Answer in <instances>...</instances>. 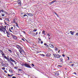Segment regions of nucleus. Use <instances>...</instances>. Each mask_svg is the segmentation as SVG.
<instances>
[{
	"label": "nucleus",
	"instance_id": "nucleus-1",
	"mask_svg": "<svg viewBox=\"0 0 78 78\" xmlns=\"http://www.w3.org/2000/svg\"><path fill=\"white\" fill-rule=\"evenodd\" d=\"M55 58L57 59H59L61 58V55L58 54H53Z\"/></svg>",
	"mask_w": 78,
	"mask_h": 78
},
{
	"label": "nucleus",
	"instance_id": "nucleus-2",
	"mask_svg": "<svg viewBox=\"0 0 78 78\" xmlns=\"http://www.w3.org/2000/svg\"><path fill=\"white\" fill-rule=\"evenodd\" d=\"M25 67H27V68H28L29 69H32V67H31V66L27 63H25Z\"/></svg>",
	"mask_w": 78,
	"mask_h": 78
},
{
	"label": "nucleus",
	"instance_id": "nucleus-3",
	"mask_svg": "<svg viewBox=\"0 0 78 78\" xmlns=\"http://www.w3.org/2000/svg\"><path fill=\"white\" fill-rule=\"evenodd\" d=\"M19 51L21 55H22L23 53H25V51H24V50H23V49L22 48L21 49L19 50Z\"/></svg>",
	"mask_w": 78,
	"mask_h": 78
},
{
	"label": "nucleus",
	"instance_id": "nucleus-4",
	"mask_svg": "<svg viewBox=\"0 0 78 78\" xmlns=\"http://www.w3.org/2000/svg\"><path fill=\"white\" fill-rule=\"evenodd\" d=\"M16 47L19 50H21L22 48L21 47H20L19 45H16Z\"/></svg>",
	"mask_w": 78,
	"mask_h": 78
},
{
	"label": "nucleus",
	"instance_id": "nucleus-5",
	"mask_svg": "<svg viewBox=\"0 0 78 78\" xmlns=\"http://www.w3.org/2000/svg\"><path fill=\"white\" fill-rule=\"evenodd\" d=\"M0 31H2L3 32V33H5V31H6V28L5 29H2L1 28H0Z\"/></svg>",
	"mask_w": 78,
	"mask_h": 78
},
{
	"label": "nucleus",
	"instance_id": "nucleus-6",
	"mask_svg": "<svg viewBox=\"0 0 78 78\" xmlns=\"http://www.w3.org/2000/svg\"><path fill=\"white\" fill-rule=\"evenodd\" d=\"M12 37L13 38V39H15V40L17 39V37H16V36L13 35H12Z\"/></svg>",
	"mask_w": 78,
	"mask_h": 78
},
{
	"label": "nucleus",
	"instance_id": "nucleus-7",
	"mask_svg": "<svg viewBox=\"0 0 78 78\" xmlns=\"http://www.w3.org/2000/svg\"><path fill=\"white\" fill-rule=\"evenodd\" d=\"M10 59L11 61H12V62H16V61L14 60H13L12 58H10Z\"/></svg>",
	"mask_w": 78,
	"mask_h": 78
},
{
	"label": "nucleus",
	"instance_id": "nucleus-8",
	"mask_svg": "<svg viewBox=\"0 0 78 78\" xmlns=\"http://www.w3.org/2000/svg\"><path fill=\"white\" fill-rule=\"evenodd\" d=\"M27 15H28V16H33V15L32 13H27Z\"/></svg>",
	"mask_w": 78,
	"mask_h": 78
},
{
	"label": "nucleus",
	"instance_id": "nucleus-9",
	"mask_svg": "<svg viewBox=\"0 0 78 78\" xmlns=\"http://www.w3.org/2000/svg\"><path fill=\"white\" fill-rule=\"evenodd\" d=\"M46 56L47 57H49V56H51V54L50 53H48L46 55Z\"/></svg>",
	"mask_w": 78,
	"mask_h": 78
},
{
	"label": "nucleus",
	"instance_id": "nucleus-10",
	"mask_svg": "<svg viewBox=\"0 0 78 78\" xmlns=\"http://www.w3.org/2000/svg\"><path fill=\"white\" fill-rule=\"evenodd\" d=\"M55 76H58V75H59V73L56 72L55 73Z\"/></svg>",
	"mask_w": 78,
	"mask_h": 78
},
{
	"label": "nucleus",
	"instance_id": "nucleus-11",
	"mask_svg": "<svg viewBox=\"0 0 78 78\" xmlns=\"http://www.w3.org/2000/svg\"><path fill=\"white\" fill-rule=\"evenodd\" d=\"M49 45H50V47L54 48V46H53V45L52 44H49Z\"/></svg>",
	"mask_w": 78,
	"mask_h": 78
},
{
	"label": "nucleus",
	"instance_id": "nucleus-12",
	"mask_svg": "<svg viewBox=\"0 0 78 78\" xmlns=\"http://www.w3.org/2000/svg\"><path fill=\"white\" fill-rule=\"evenodd\" d=\"M59 60H60V62H63V59H62V58H60Z\"/></svg>",
	"mask_w": 78,
	"mask_h": 78
},
{
	"label": "nucleus",
	"instance_id": "nucleus-13",
	"mask_svg": "<svg viewBox=\"0 0 78 78\" xmlns=\"http://www.w3.org/2000/svg\"><path fill=\"white\" fill-rule=\"evenodd\" d=\"M56 2V0L53 1L51 2V3H55V2Z\"/></svg>",
	"mask_w": 78,
	"mask_h": 78
},
{
	"label": "nucleus",
	"instance_id": "nucleus-14",
	"mask_svg": "<svg viewBox=\"0 0 78 78\" xmlns=\"http://www.w3.org/2000/svg\"><path fill=\"white\" fill-rule=\"evenodd\" d=\"M6 33L7 35H10V34H9V32H8L7 31H6Z\"/></svg>",
	"mask_w": 78,
	"mask_h": 78
},
{
	"label": "nucleus",
	"instance_id": "nucleus-15",
	"mask_svg": "<svg viewBox=\"0 0 78 78\" xmlns=\"http://www.w3.org/2000/svg\"><path fill=\"white\" fill-rule=\"evenodd\" d=\"M1 28L2 29V30H3V29H5V27H3V26H2Z\"/></svg>",
	"mask_w": 78,
	"mask_h": 78
},
{
	"label": "nucleus",
	"instance_id": "nucleus-16",
	"mask_svg": "<svg viewBox=\"0 0 78 78\" xmlns=\"http://www.w3.org/2000/svg\"><path fill=\"white\" fill-rule=\"evenodd\" d=\"M70 33H71V34H72V35H73V34H74V32H72V31H70Z\"/></svg>",
	"mask_w": 78,
	"mask_h": 78
},
{
	"label": "nucleus",
	"instance_id": "nucleus-17",
	"mask_svg": "<svg viewBox=\"0 0 78 78\" xmlns=\"http://www.w3.org/2000/svg\"><path fill=\"white\" fill-rule=\"evenodd\" d=\"M40 55L41 56H43V57H44L45 55H44L43 54H40Z\"/></svg>",
	"mask_w": 78,
	"mask_h": 78
},
{
	"label": "nucleus",
	"instance_id": "nucleus-18",
	"mask_svg": "<svg viewBox=\"0 0 78 78\" xmlns=\"http://www.w3.org/2000/svg\"><path fill=\"white\" fill-rule=\"evenodd\" d=\"M2 56H5V54L3 53V52H2V53H1Z\"/></svg>",
	"mask_w": 78,
	"mask_h": 78
},
{
	"label": "nucleus",
	"instance_id": "nucleus-19",
	"mask_svg": "<svg viewBox=\"0 0 78 78\" xmlns=\"http://www.w3.org/2000/svg\"><path fill=\"white\" fill-rule=\"evenodd\" d=\"M16 22V20H15V19H14L13 20V23H15Z\"/></svg>",
	"mask_w": 78,
	"mask_h": 78
},
{
	"label": "nucleus",
	"instance_id": "nucleus-20",
	"mask_svg": "<svg viewBox=\"0 0 78 78\" xmlns=\"http://www.w3.org/2000/svg\"><path fill=\"white\" fill-rule=\"evenodd\" d=\"M5 20H6V21H8V22H9V20L8 19L6 18L5 19Z\"/></svg>",
	"mask_w": 78,
	"mask_h": 78
},
{
	"label": "nucleus",
	"instance_id": "nucleus-21",
	"mask_svg": "<svg viewBox=\"0 0 78 78\" xmlns=\"http://www.w3.org/2000/svg\"><path fill=\"white\" fill-rule=\"evenodd\" d=\"M18 3L20 6H21V5H22V4H21V2H18Z\"/></svg>",
	"mask_w": 78,
	"mask_h": 78
},
{
	"label": "nucleus",
	"instance_id": "nucleus-22",
	"mask_svg": "<svg viewBox=\"0 0 78 78\" xmlns=\"http://www.w3.org/2000/svg\"><path fill=\"white\" fill-rule=\"evenodd\" d=\"M51 35L50 34H47V36H48V37H50V36Z\"/></svg>",
	"mask_w": 78,
	"mask_h": 78
},
{
	"label": "nucleus",
	"instance_id": "nucleus-23",
	"mask_svg": "<svg viewBox=\"0 0 78 78\" xmlns=\"http://www.w3.org/2000/svg\"><path fill=\"white\" fill-rule=\"evenodd\" d=\"M37 31V29H34V30L33 31H33L36 32Z\"/></svg>",
	"mask_w": 78,
	"mask_h": 78
},
{
	"label": "nucleus",
	"instance_id": "nucleus-24",
	"mask_svg": "<svg viewBox=\"0 0 78 78\" xmlns=\"http://www.w3.org/2000/svg\"><path fill=\"white\" fill-rule=\"evenodd\" d=\"M45 33V31L44 30H43L42 32V34H44Z\"/></svg>",
	"mask_w": 78,
	"mask_h": 78
},
{
	"label": "nucleus",
	"instance_id": "nucleus-25",
	"mask_svg": "<svg viewBox=\"0 0 78 78\" xmlns=\"http://www.w3.org/2000/svg\"><path fill=\"white\" fill-rule=\"evenodd\" d=\"M8 51H9V52H12V51L10 49H8Z\"/></svg>",
	"mask_w": 78,
	"mask_h": 78
},
{
	"label": "nucleus",
	"instance_id": "nucleus-26",
	"mask_svg": "<svg viewBox=\"0 0 78 78\" xmlns=\"http://www.w3.org/2000/svg\"><path fill=\"white\" fill-rule=\"evenodd\" d=\"M0 52L1 53H3V51H2V50H0Z\"/></svg>",
	"mask_w": 78,
	"mask_h": 78
},
{
	"label": "nucleus",
	"instance_id": "nucleus-27",
	"mask_svg": "<svg viewBox=\"0 0 78 78\" xmlns=\"http://www.w3.org/2000/svg\"><path fill=\"white\" fill-rule=\"evenodd\" d=\"M2 70H5V68L3 67L2 68Z\"/></svg>",
	"mask_w": 78,
	"mask_h": 78
},
{
	"label": "nucleus",
	"instance_id": "nucleus-28",
	"mask_svg": "<svg viewBox=\"0 0 78 78\" xmlns=\"http://www.w3.org/2000/svg\"><path fill=\"white\" fill-rule=\"evenodd\" d=\"M4 58H5V59H7L8 58H7V57H6V56H4Z\"/></svg>",
	"mask_w": 78,
	"mask_h": 78
},
{
	"label": "nucleus",
	"instance_id": "nucleus-29",
	"mask_svg": "<svg viewBox=\"0 0 78 78\" xmlns=\"http://www.w3.org/2000/svg\"><path fill=\"white\" fill-rule=\"evenodd\" d=\"M55 51H58V48H55Z\"/></svg>",
	"mask_w": 78,
	"mask_h": 78
},
{
	"label": "nucleus",
	"instance_id": "nucleus-30",
	"mask_svg": "<svg viewBox=\"0 0 78 78\" xmlns=\"http://www.w3.org/2000/svg\"><path fill=\"white\" fill-rule=\"evenodd\" d=\"M23 16L24 17H25V16H27V17H28V16L26 14H25Z\"/></svg>",
	"mask_w": 78,
	"mask_h": 78
},
{
	"label": "nucleus",
	"instance_id": "nucleus-31",
	"mask_svg": "<svg viewBox=\"0 0 78 78\" xmlns=\"http://www.w3.org/2000/svg\"><path fill=\"white\" fill-rule=\"evenodd\" d=\"M9 72H10V73H12V70H9Z\"/></svg>",
	"mask_w": 78,
	"mask_h": 78
},
{
	"label": "nucleus",
	"instance_id": "nucleus-32",
	"mask_svg": "<svg viewBox=\"0 0 78 78\" xmlns=\"http://www.w3.org/2000/svg\"><path fill=\"white\" fill-rule=\"evenodd\" d=\"M22 66H25V63L24 64H22L21 65Z\"/></svg>",
	"mask_w": 78,
	"mask_h": 78
},
{
	"label": "nucleus",
	"instance_id": "nucleus-33",
	"mask_svg": "<svg viewBox=\"0 0 78 78\" xmlns=\"http://www.w3.org/2000/svg\"><path fill=\"white\" fill-rule=\"evenodd\" d=\"M67 58H68V61H69V60H70V58L69 57H67Z\"/></svg>",
	"mask_w": 78,
	"mask_h": 78
},
{
	"label": "nucleus",
	"instance_id": "nucleus-34",
	"mask_svg": "<svg viewBox=\"0 0 78 78\" xmlns=\"http://www.w3.org/2000/svg\"><path fill=\"white\" fill-rule=\"evenodd\" d=\"M9 31H10V32H12V31L11 30L10 28H9Z\"/></svg>",
	"mask_w": 78,
	"mask_h": 78
},
{
	"label": "nucleus",
	"instance_id": "nucleus-35",
	"mask_svg": "<svg viewBox=\"0 0 78 78\" xmlns=\"http://www.w3.org/2000/svg\"><path fill=\"white\" fill-rule=\"evenodd\" d=\"M38 40H39V41H41V39L40 38H38Z\"/></svg>",
	"mask_w": 78,
	"mask_h": 78
},
{
	"label": "nucleus",
	"instance_id": "nucleus-36",
	"mask_svg": "<svg viewBox=\"0 0 78 78\" xmlns=\"http://www.w3.org/2000/svg\"><path fill=\"white\" fill-rule=\"evenodd\" d=\"M16 54H17V55H19V52H16Z\"/></svg>",
	"mask_w": 78,
	"mask_h": 78
},
{
	"label": "nucleus",
	"instance_id": "nucleus-37",
	"mask_svg": "<svg viewBox=\"0 0 78 78\" xmlns=\"http://www.w3.org/2000/svg\"><path fill=\"white\" fill-rule=\"evenodd\" d=\"M10 62L11 63V65H12V66H13V63H12V62H10Z\"/></svg>",
	"mask_w": 78,
	"mask_h": 78
},
{
	"label": "nucleus",
	"instance_id": "nucleus-38",
	"mask_svg": "<svg viewBox=\"0 0 78 78\" xmlns=\"http://www.w3.org/2000/svg\"><path fill=\"white\" fill-rule=\"evenodd\" d=\"M18 3H20V2H21V1H20V0H18Z\"/></svg>",
	"mask_w": 78,
	"mask_h": 78
},
{
	"label": "nucleus",
	"instance_id": "nucleus-39",
	"mask_svg": "<svg viewBox=\"0 0 78 78\" xmlns=\"http://www.w3.org/2000/svg\"><path fill=\"white\" fill-rule=\"evenodd\" d=\"M31 65L32 66H33V67H34V64H33V63H32L31 64Z\"/></svg>",
	"mask_w": 78,
	"mask_h": 78
},
{
	"label": "nucleus",
	"instance_id": "nucleus-40",
	"mask_svg": "<svg viewBox=\"0 0 78 78\" xmlns=\"http://www.w3.org/2000/svg\"><path fill=\"white\" fill-rule=\"evenodd\" d=\"M0 11L2 12H4V11H3V10L2 9V10H0Z\"/></svg>",
	"mask_w": 78,
	"mask_h": 78
},
{
	"label": "nucleus",
	"instance_id": "nucleus-41",
	"mask_svg": "<svg viewBox=\"0 0 78 78\" xmlns=\"http://www.w3.org/2000/svg\"><path fill=\"white\" fill-rule=\"evenodd\" d=\"M54 14H55V15H56V16H57V13H56V12H54Z\"/></svg>",
	"mask_w": 78,
	"mask_h": 78
},
{
	"label": "nucleus",
	"instance_id": "nucleus-42",
	"mask_svg": "<svg viewBox=\"0 0 78 78\" xmlns=\"http://www.w3.org/2000/svg\"><path fill=\"white\" fill-rule=\"evenodd\" d=\"M18 70H19V71H22V69H18Z\"/></svg>",
	"mask_w": 78,
	"mask_h": 78
},
{
	"label": "nucleus",
	"instance_id": "nucleus-43",
	"mask_svg": "<svg viewBox=\"0 0 78 78\" xmlns=\"http://www.w3.org/2000/svg\"><path fill=\"white\" fill-rule=\"evenodd\" d=\"M41 44H43V41H41Z\"/></svg>",
	"mask_w": 78,
	"mask_h": 78
},
{
	"label": "nucleus",
	"instance_id": "nucleus-44",
	"mask_svg": "<svg viewBox=\"0 0 78 78\" xmlns=\"http://www.w3.org/2000/svg\"><path fill=\"white\" fill-rule=\"evenodd\" d=\"M13 27H11V30H13Z\"/></svg>",
	"mask_w": 78,
	"mask_h": 78
},
{
	"label": "nucleus",
	"instance_id": "nucleus-45",
	"mask_svg": "<svg viewBox=\"0 0 78 78\" xmlns=\"http://www.w3.org/2000/svg\"><path fill=\"white\" fill-rule=\"evenodd\" d=\"M4 72H5V73H7V71H6V70H4Z\"/></svg>",
	"mask_w": 78,
	"mask_h": 78
},
{
	"label": "nucleus",
	"instance_id": "nucleus-46",
	"mask_svg": "<svg viewBox=\"0 0 78 78\" xmlns=\"http://www.w3.org/2000/svg\"><path fill=\"white\" fill-rule=\"evenodd\" d=\"M62 56L63 57H64V56H65V55H64V54H62Z\"/></svg>",
	"mask_w": 78,
	"mask_h": 78
},
{
	"label": "nucleus",
	"instance_id": "nucleus-47",
	"mask_svg": "<svg viewBox=\"0 0 78 78\" xmlns=\"http://www.w3.org/2000/svg\"><path fill=\"white\" fill-rule=\"evenodd\" d=\"M16 27H18V28H19V26H18V24H16Z\"/></svg>",
	"mask_w": 78,
	"mask_h": 78
},
{
	"label": "nucleus",
	"instance_id": "nucleus-48",
	"mask_svg": "<svg viewBox=\"0 0 78 78\" xmlns=\"http://www.w3.org/2000/svg\"><path fill=\"white\" fill-rule=\"evenodd\" d=\"M0 20H2L3 19L2 18L0 17Z\"/></svg>",
	"mask_w": 78,
	"mask_h": 78
},
{
	"label": "nucleus",
	"instance_id": "nucleus-49",
	"mask_svg": "<svg viewBox=\"0 0 78 78\" xmlns=\"http://www.w3.org/2000/svg\"><path fill=\"white\" fill-rule=\"evenodd\" d=\"M76 36H78V33H77L76 34Z\"/></svg>",
	"mask_w": 78,
	"mask_h": 78
},
{
	"label": "nucleus",
	"instance_id": "nucleus-50",
	"mask_svg": "<svg viewBox=\"0 0 78 78\" xmlns=\"http://www.w3.org/2000/svg\"><path fill=\"white\" fill-rule=\"evenodd\" d=\"M38 34V32H36V35H37Z\"/></svg>",
	"mask_w": 78,
	"mask_h": 78
},
{
	"label": "nucleus",
	"instance_id": "nucleus-51",
	"mask_svg": "<svg viewBox=\"0 0 78 78\" xmlns=\"http://www.w3.org/2000/svg\"><path fill=\"white\" fill-rule=\"evenodd\" d=\"M6 59H7V60H8V59H9V56H8V58Z\"/></svg>",
	"mask_w": 78,
	"mask_h": 78
},
{
	"label": "nucleus",
	"instance_id": "nucleus-52",
	"mask_svg": "<svg viewBox=\"0 0 78 78\" xmlns=\"http://www.w3.org/2000/svg\"><path fill=\"white\" fill-rule=\"evenodd\" d=\"M10 76H11V75L8 74V76H10Z\"/></svg>",
	"mask_w": 78,
	"mask_h": 78
},
{
	"label": "nucleus",
	"instance_id": "nucleus-53",
	"mask_svg": "<svg viewBox=\"0 0 78 78\" xmlns=\"http://www.w3.org/2000/svg\"><path fill=\"white\" fill-rule=\"evenodd\" d=\"M12 78H16V77L14 76H12Z\"/></svg>",
	"mask_w": 78,
	"mask_h": 78
},
{
	"label": "nucleus",
	"instance_id": "nucleus-54",
	"mask_svg": "<svg viewBox=\"0 0 78 78\" xmlns=\"http://www.w3.org/2000/svg\"><path fill=\"white\" fill-rule=\"evenodd\" d=\"M44 45H45V46H46L47 45V44H46V43H45L44 44Z\"/></svg>",
	"mask_w": 78,
	"mask_h": 78
},
{
	"label": "nucleus",
	"instance_id": "nucleus-55",
	"mask_svg": "<svg viewBox=\"0 0 78 78\" xmlns=\"http://www.w3.org/2000/svg\"><path fill=\"white\" fill-rule=\"evenodd\" d=\"M58 67H62V66H61V65H58Z\"/></svg>",
	"mask_w": 78,
	"mask_h": 78
},
{
	"label": "nucleus",
	"instance_id": "nucleus-56",
	"mask_svg": "<svg viewBox=\"0 0 78 78\" xmlns=\"http://www.w3.org/2000/svg\"><path fill=\"white\" fill-rule=\"evenodd\" d=\"M5 15H4V14H2V16H4Z\"/></svg>",
	"mask_w": 78,
	"mask_h": 78
},
{
	"label": "nucleus",
	"instance_id": "nucleus-57",
	"mask_svg": "<svg viewBox=\"0 0 78 78\" xmlns=\"http://www.w3.org/2000/svg\"><path fill=\"white\" fill-rule=\"evenodd\" d=\"M73 73L74 74H75V75H76V73Z\"/></svg>",
	"mask_w": 78,
	"mask_h": 78
},
{
	"label": "nucleus",
	"instance_id": "nucleus-58",
	"mask_svg": "<svg viewBox=\"0 0 78 78\" xmlns=\"http://www.w3.org/2000/svg\"><path fill=\"white\" fill-rule=\"evenodd\" d=\"M22 40L23 41H25V40H24L23 39V38H22Z\"/></svg>",
	"mask_w": 78,
	"mask_h": 78
},
{
	"label": "nucleus",
	"instance_id": "nucleus-59",
	"mask_svg": "<svg viewBox=\"0 0 78 78\" xmlns=\"http://www.w3.org/2000/svg\"><path fill=\"white\" fill-rule=\"evenodd\" d=\"M14 68H15V69H17V67H15Z\"/></svg>",
	"mask_w": 78,
	"mask_h": 78
},
{
	"label": "nucleus",
	"instance_id": "nucleus-60",
	"mask_svg": "<svg viewBox=\"0 0 78 78\" xmlns=\"http://www.w3.org/2000/svg\"><path fill=\"white\" fill-rule=\"evenodd\" d=\"M74 65L73 64H72V65H71V66L72 67V66H73Z\"/></svg>",
	"mask_w": 78,
	"mask_h": 78
},
{
	"label": "nucleus",
	"instance_id": "nucleus-61",
	"mask_svg": "<svg viewBox=\"0 0 78 78\" xmlns=\"http://www.w3.org/2000/svg\"><path fill=\"white\" fill-rule=\"evenodd\" d=\"M33 34H34V35H36V34L35 33H34Z\"/></svg>",
	"mask_w": 78,
	"mask_h": 78
},
{
	"label": "nucleus",
	"instance_id": "nucleus-62",
	"mask_svg": "<svg viewBox=\"0 0 78 78\" xmlns=\"http://www.w3.org/2000/svg\"><path fill=\"white\" fill-rule=\"evenodd\" d=\"M46 47H48L49 46H48V45H46Z\"/></svg>",
	"mask_w": 78,
	"mask_h": 78
},
{
	"label": "nucleus",
	"instance_id": "nucleus-63",
	"mask_svg": "<svg viewBox=\"0 0 78 78\" xmlns=\"http://www.w3.org/2000/svg\"><path fill=\"white\" fill-rule=\"evenodd\" d=\"M15 23V24H16V25H17V23Z\"/></svg>",
	"mask_w": 78,
	"mask_h": 78
},
{
	"label": "nucleus",
	"instance_id": "nucleus-64",
	"mask_svg": "<svg viewBox=\"0 0 78 78\" xmlns=\"http://www.w3.org/2000/svg\"><path fill=\"white\" fill-rule=\"evenodd\" d=\"M23 32L24 33H25V31H23Z\"/></svg>",
	"mask_w": 78,
	"mask_h": 78
}]
</instances>
